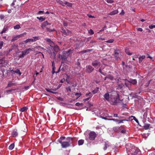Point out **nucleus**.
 <instances>
[{
  "label": "nucleus",
  "instance_id": "1",
  "mask_svg": "<svg viewBox=\"0 0 155 155\" xmlns=\"http://www.w3.org/2000/svg\"><path fill=\"white\" fill-rule=\"evenodd\" d=\"M122 100L120 98L119 94L115 91L110 92V100L109 103L112 105H117L120 103Z\"/></svg>",
  "mask_w": 155,
  "mask_h": 155
},
{
  "label": "nucleus",
  "instance_id": "2",
  "mask_svg": "<svg viewBox=\"0 0 155 155\" xmlns=\"http://www.w3.org/2000/svg\"><path fill=\"white\" fill-rule=\"evenodd\" d=\"M73 138L68 137L67 138V141H63L60 140H58V141L61 144L62 148H65L71 146V144L73 143Z\"/></svg>",
  "mask_w": 155,
  "mask_h": 155
},
{
  "label": "nucleus",
  "instance_id": "3",
  "mask_svg": "<svg viewBox=\"0 0 155 155\" xmlns=\"http://www.w3.org/2000/svg\"><path fill=\"white\" fill-rule=\"evenodd\" d=\"M140 153V150L137 147L132 146L129 150L128 155H139Z\"/></svg>",
  "mask_w": 155,
  "mask_h": 155
},
{
  "label": "nucleus",
  "instance_id": "4",
  "mask_svg": "<svg viewBox=\"0 0 155 155\" xmlns=\"http://www.w3.org/2000/svg\"><path fill=\"white\" fill-rule=\"evenodd\" d=\"M114 53L115 59L117 60H118L120 58L121 56L120 50L117 49H115Z\"/></svg>",
  "mask_w": 155,
  "mask_h": 155
},
{
  "label": "nucleus",
  "instance_id": "5",
  "mask_svg": "<svg viewBox=\"0 0 155 155\" xmlns=\"http://www.w3.org/2000/svg\"><path fill=\"white\" fill-rule=\"evenodd\" d=\"M89 139L90 140H93L96 137L97 134L94 132L92 131L89 133Z\"/></svg>",
  "mask_w": 155,
  "mask_h": 155
},
{
  "label": "nucleus",
  "instance_id": "6",
  "mask_svg": "<svg viewBox=\"0 0 155 155\" xmlns=\"http://www.w3.org/2000/svg\"><path fill=\"white\" fill-rule=\"evenodd\" d=\"M94 69V68L91 65H87L86 66V72L87 73H90L93 71Z\"/></svg>",
  "mask_w": 155,
  "mask_h": 155
},
{
  "label": "nucleus",
  "instance_id": "7",
  "mask_svg": "<svg viewBox=\"0 0 155 155\" xmlns=\"http://www.w3.org/2000/svg\"><path fill=\"white\" fill-rule=\"evenodd\" d=\"M104 99L105 101H107L108 102H109L110 100V92L109 93L107 92L105 93L103 96Z\"/></svg>",
  "mask_w": 155,
  "mask_h": 155
},
{
  "label": "nucleus",
  "instance_id": "8",
  "mask_svg": "<svg viewBox=\"0 0 155 155\" xmlns=\"http://www.w3.org/2000/svg\"><path fill=\"white\" fill-rule=\"evenodd\" d=\"M68 57V55H66V54H65L64 53H63V52H62V55L59 54L58 56L59 58H61L63 61H66Z\"/></svg>",
  "mask_w": 155,
  "mask_h": 155
},
{
  "label": "nucleus",
  "instance_id": "9",
  "mask_svg": "<svg viewBox=\"0 0 155 155\" xmlns=\"http://www.w3.org/2000/svg\"><path fill=\"white\" fill-rule=\"evenodd\" d=\"M101 64L100 62L97 60H95L92 63V65L95 68H96L97 66H100Z\"/></svg>",
  "mask_w": 155,
  "mask_h": 155
},
{
  "label": "nucleus",
  "instance_id": "10",
  "mask_svg": "<svg viewBox=\"0 0 155 155\" xmlns=\"http://www.w3.org/2000/svg\"><path fill=\"white\" fill-rule=\"evenodd\" d=\"M61 32L64 37H65L66 36L68 35L70 33H71V31H70L67 30V31H66L63 29H62Z\"/></svg>",
  "mask_w": 155,
  "mask_h": 155
},
{
  "label": "nucleus",
  "instance_id": "11",
  "mask_svg": "<svg viewBox=\"0 0 155 155\" xmlns=\"http://www.w3.org/2000/svg\"><path fill=\"white\" fill-rule=\"evenodd\" d=\"M53 48V50L54 51L53 52V56L54 57H55L56 54H55V52H58L60 50L59 48L57 45H55Z\"/></svg>",
  "mask_w": 155,
  "mask_h": 155
},
{
  "label": "nucleus",
  "instance_id": "12",
  "mask_svg": "<svg viewBox=\"0 0 155 155\" xmlns=\"http://www.w3.org/2000/svg\"><path fill=\"white\" fill-rule=\"evenodd\" d=\"M51 23H48L47 21L44 22L41 24V27L44 28L46 27L47 25H51Z\"/></svg>",
  "mask_w": 155,
  "mask_h": 155
},
{
  "label": "nucleus",
  "instance_id": "13",
  "mask_svg": "<svg viewBox=\"0 0 155 155\" xmlns=\"http://www.w3.org/2000/svg\"><path fill=\"white\" fill-rule=\"evenodd\" d=\"M18 132L17 129H15L12 133V135L13 137H15L18 135Z\"/></svg>",
  "mask_w": 155,
  "mask_h": 155
},
{
  "label": "nucleus",
  "instance_id": "14",
  "mask_svg": "<svg viewBox=\"0 0 155 155\" xmlns=\"http://www.w3.org/2000/svg\"><path fill=\"white\" fill-rule=\"evenodd\" d=\"M120 127L116 126L114 127L112 129L113 130L116 132L119 133L120 132Z\"/></svg>",
  "mask_w": 155,
  "mask_h": 155
},
{
  "label": "nucleus",
  "instance_id": "15",
  "mask_svg": "<svg viewBox=\"0 0 155 155\" xmlns=\"http://www.w3.org/2000/svg\"><path fill=\"white\" fill-rule=\"evenodd\" d=\"M16 85V84L14 82L11 81L9 82L8 83V85L7 87L6 88H7V87H11L13 86H15Z\"/></svg>",
  "mask_w": 155,
  "mask_h": 155
},
{
  "label": "nucleus",
  "instance_id": "16",
  "mask_svg": "<svg viewBox=\"0 0 155 155\" xmlns=\"http://www.w3.org/2000/svg\"><path fill=\"white\" fill-rule=\"evenodd\" d=\"M128 82L132 84L133 85L136 84L137 83V81L136 79H130L129 81H128Z\"/></svg>",
  "mask_w": 155,
  "mask_h": 155
},
{
  "label": "nucleus",
  "instance_id": "17",
  "mask_svg": "<svg viewBox=\"0 0 155 155\" xmlns=\"http://www.w3.org/2000/svg\"><path fill=\"white\" fill-rule=\"evenodd\" d=\"M24 42L25 43H29V44H30L31 42H33V39L32 38H29L26 39V40L24 41Z\"/></svg>",
  "mask_w": 155,
  "mask_h": 155
},
{
  "label": "nucleus",
  "instance_id": "18",
  "mask_svg": "<svg viewBox=\"0 0 155 155\" xmlns=\"http://www.w3.org/2000/svg\"><path fill=\"white\" fill-rule=\"evenodd\" d=\"M118 13L117 10H116L112 11L111 12H109L108 13L109 15H113L117 14Z\"/></svg>",
  "mask_w": 155,
  "mask_h": 155
},
{
  "label": "nucleus",
  "instance_id": "19",
  "mask_svg": "<svg viewBox=\"0 0 155 155\" xmlns=\"http://www.w3.org/2000/svg\"><path fill=\"white\" fill-rule=\"evenodd\" d=\"M13 73H16L18 74L19 75H20L21 74V73L19 69H17L16 70H12L11 71Z\"/></svg>",
  "mask_w": 155,
  "mask_h": 155
},
{
  "label": "nucleus",
  "instance_id": "20",
  "mask_svg": "<svg viewBox=\"0 0 155 155\" xmlns=\"http://www.w3.org/2000/svg\"><path fill=\"white\" fill-rule=\"evenodd\" d=\"M145 58V56L144 55L140 56L139 58V62L141 63L143 60Z\"/></svg>",
  "mask_w": 155,
  "mask_h": 155
},
{
  "label": "nucleus",
  "instance_id": "21",
  "mask_svg": "<svg viewBox=\"0 0 155 155\" xmlns=\"http://www.w3.org/2000/svg\"><path fill=\"white\" fill-rule=\"evenodd\" d=\"M20 37V35H17L13 37V38L11 40L12 42H13L17 40Z\"/></svg>",
  "mask_w": 155,
  "mask_h": 155
},
{
  "label": "nucleus",
  "instance_id": "22",
  "mask_svg": "<svg viewBox=\"0 0 155 155\" xmlns=\"http://www.w3.org/2000/svg\"><path fill=\"white\" fill-rule=\"evenodd\" d=\"M21 53V54H20L19 55V58H23L25 55H27L24 51H22Z\"/></svg>",
  "mask_w": 155,
  "mask_h": 155
},
{
  "label": "nucleus",
  "instance_id": "23",
  "mask_svg": "<svg viewBox=\"0 0 155 155\" xmlns=\"http://www.w3.org/2000/svg\"><path fill=\"white\" fill-rule=\"evenodd\" d=\"M57 2L59 4L62 5L63 6H65V2H63L62 1L60 0H58Z\"/></svg>",
  "mask_w": 155,
  "mask_h": 155
},
{
  "label": "nucleus",
  "instance_id": "24",
  "mask_svg": "<svg viewBox=\"0 0 155 155\" xmlns=\"http://www.w3.org/2000/svg\"><path fill=\"white\" fill-rule=\"evenodd\" d=\"M107 78L108 79L111 80H113L114 78L113 76L111 74H108L107 75Z\"/></svg>",
  "mask_w": 155,
  "mask_h": 155
},
{
  "label": "nucleus",
  "instance_id": "25",
  "mask_svg": "<svg viewBox=\"0 0 155 155\" xmlns=\"http://www.w3.org/2000/svg\"><path fill=\"white\" fill-rule=\"evenodd\" d=\"M62 67L61 68V71H64L67 69V65L66 64H64L62 65Z\"/></svg>",
  "mask_w": 155,
  "mask_h": 155
},
{
  "label": "nucleus",
  "instance_id": "26",
  "mask_svg": "<svg viewBox=\"0 0 155 155\" xmlns=\"http://www.w3.org/2000/svg\"><path fill=\"white\" fill-rule=\"evenodd\" d=\"M15 90V89H11L7 90L6 91H5L4 92L5 93H6L7 94H8L12 93L13 91Z\"/></svg>",
  "mask_w": 155,
  "mask_h": 155
},
{
  "label": "nucleus",
  "instance_id": "27",
  "mask_svg": "<svg viewBox=\"0 0 155 155\" xmlns=\"http://www.w3.org/2000/svg\"><path fill=\"white\" fill-rule=\"evenodd\" d=\"M84 142V140H83L81 139L79 140L78 141V144L79 146L83 145Z\"/></svg>",
  "mask_w": 155,
  "mask_h": 155
},
{
  "label": "nucleus",
  "instance_id": "28",
  "mask_svg": "<svg viewBox=\"0 0 155 155\" xmlns=\"http://www.w3.org/2000/svg\"><path fill=\"white\" fill-rule=\"evenodd\" d=\"M26 49V51L27 52V54L29 53L30 51H33V50H34L33 48H27V49Z\"/></svg>",
  "mask_w": 155,
  "mask_h": 155
},
{
  "label": "nucleus",
  "instance_id": "29",
  "mask_svg": "<svg viewBox=\"0 0 155 155\" xmlns=\"http://www.w3.org/2000/svg\"><path fill=\"white\" fill-rule=\"evenodd\" d=\"M14 147L15 144L14 143H12L9 146L8 149L9 150H12L14 148Z\"/></svg>",
  "mask_w": 155,
  "mask_h": 155
},
{
  "label": "nucleus",
  "instance_id": "30",
  "mask_svg": "<svg viewBox=\"0 0 155 155\" xmlns=\"http://www.w3.org/2000/svg\"><path fill=\"white\" fill-rule=\"evenodd\" d=\"M150 124H145L143 126V128L146 130H147L149 128V127L150 126Z\"/></svg>",
  "mask_w": 155,
  "mask_h": 155
},
{
  "label": "nucleus",
  "instance_id": "31",
  "mask_svg": "<svg viewBox=\"0 0 155 155\" xmlns=\"http://www.w3.org/2000/svg\"><path fill=\"white\" fill-rule=\"evenodd\" d=\"M65 5H67V7H71L72 6V4L71 3L65 2Z\"/></svg>",
  "mask_w": 155,
  "mask_h": 155
},
{
  "label": "nucleus",
  "instance_id": "32",
  "mask_svg": "<svg viewBox=\"0 0 155 155\" xmlns=\"http://www.w3.org/2000/svg\"><path fill=\"white\" fill-rule=\"evenodd\" d=\"M46 28V30L48 31H49V32H52V31H55L54 28L50 29L48 27H47Z\"/></svg>",
  "mask_w": 155,
  "mask_h": 155
},
{
  "label": "nucleus",
  "instance_id": "33",
  "mask_svg": "<svg viewBox=\"0 0 155 155\" xmlns=\"http://www.w3.org/2000/svg\"><path fill=\"white\" fill-rule=\"evenodd\" d=\"M32 39H33V41L34 42L39 40L40 39V38L38 36H36L33 37Z\"/></svg>",
  "mask_w": 155,
  "mask_h": 155
},
{
  "label": "nucleus",
  "instance_id": "34",
  "mask_svg": "<svg viewBox=\"0 0 155 155\" xmlns=\"http://www.w3.org/2000/svg\"><path fill=\"white\" fill-rule=\"evenodd\" d=\"M70 151L69 150H65L64 151L62 155H70Z\"/></svg>",
  "mask_w": 155,
  "mask_h": 155
},
{
  "label": "nucleus",
  "instance_id": "35",
  "mask_svg": "<svg viewBox=\"0 0 155 155\" xmlns=\"http://www.w3.org/2000/svg\"><path fill=\"white\" fill-rule=\"evenodd\" d=\"M71 51V50L70 49L67 51H64L63 52V53H64L65 54H66V55H67L68 56V57Z\"/></svg>",
  "mask_w": 155,
  "mask_h": 155
},
{
  "label": "nucleus",
  "instance_id": "36",
  "mask_svg": "<svg viewBox=\"0 0 155 155\" xmlns=\"http://www.w3.org/2000/svg\"><path fill=\"white\" fill-rule=\"evenodd\" d=\"M5 61L3 58H0V64H4L5 63Z\"/></svg>",
  "mask_w": 155,
  "mask_h": 155
},
{
  "label": "nucleus",
  "instance_id": "37",
  "mask_svg": "<svg viewBox=\"0 0 155 155\" xmlns=\"http://www.w3.org/2000/svg\"><path fill=\"white\" fill-rule=\"evenodd\" d=\"M27 109L28 108L27 107H24L20 109V111L21 112H23L27 110Z\"/></svg>",
  "mask_w": 155,
  "mask_h": 155
},
{
  "label": "nucleus",
  "instance_id": "38",
  "mask_svg": "<svg viewBox=\"0 0 155 155\" xmlns=\"http://www.w3.org/2000/svg\"><path fill=\"white\" fill-rule=\"evenodd\" d=\"M125 52L128 55H131L132 54V53L130 52L128 49H126L125 50Z\"/></svg>",
  "mask_w": 155,
  "mask_h": 155
},
{
  "label": "nucleus",
  "instance_id": "39",
  "mask_svg": "<svg viewBox=\"0 0 155 155\" xmlns=\"http://www.w3.org/2000/svg\"><path fill=\"white\" fill-rule=\"evenodd\" d=\"M37 18L38 19L39 21H44V20H45V18H44L42 17H37Z\"/></svg>",
  "mask_w": 155,
  "mask_h": 155
},
{
  "label": "nucleus",
  "instance_id": "40",
  "mask_svg": "<svg viewBox=\"0 0 155 155\" xmlns=\"http://www.w3.org/2000/svg\"><path fill=\"white\" fill-rule=\"evenodd\" d=\"M125 84L126 87H127L128 88L130 87L131 84L129 82L127 83L126 82H125Z\"/></svg>",
  "mask_w": 155,
  "mask_h": 155
},
{
  "label": "nucleus",
  "instance_id": "41",
  "mask_svg": "<svg viewBox=\"0 0 155 155\" xmlns=\"http://www.w3.org/2000/svg\"><path fill=\"white\" fill-rule=\"evenodd\" d=\"M20 28V26L19 25H17L14 27V28L15 29H18Z\"/></svg>",
  "mask_w": 155,
  "mask_h": 155
},
{
  "label": "nucleus",
  "instance_id": "42",
  "mask_svg": "<svg viewBox=\"0 0 155 155\" xmlns=\"http://www.w3.org/2000/svg\"><path fill=\"white\" fill-rule=\"evenodd\" d=\"M110 145L108 143H105L104 144V150H106L107 147H108Z\"/></svg>",
  "mask_w": 155,
  "mask_h": 155
},
{
  "label": "nucleus",
  "instance_id": "43",
  "mask_svg": "<svg viewBox=\"0 0 155 155\" xmlns=\"http://www.w3.org/2000/svg\"><path fill=\"white\" fill-rule=\"evenodd\" d=\"M52 63V70H55V64L54 63V61H51Z\"/></svg>",
  "mask_w": 155,
  "mask_h": 155
},
{
  "label": "nucleus",
  "instance_id": "44",
  "mask_svg": "<svg viewBox=\"0 0 155 155\" xmlns=\"http://www.w3.org/2000/svg\"><path fill=\"white\" fill-rule=\"evenodd\" d=\"M63 63V62H61V66H60L59 68V69L58 70V71H56L55 72V73L57 74L58 73V72H59L61 70V68L62 67V64Z\"/></svg>",
  "mask_w": 155,
  "mask_h": 155
},
{
  "label": "nucleus",
  "instance_id": "45",
  "mask_svg": "<svg viewBox=\"0 0 155 155\" xmlns=\"http://www.w3.org/2000/svg\"><path fill=\"white\" fill-rule=\"evenodd\" d=\"M98 71L99 72H100L101 74L104 76H106L107 75V73H104L101 70V69H99L98 70Z\"/></svg>",
  "mask_w": 155,
  "mask_h": 155
},
{
  "label": "nucleus",
  "instance_id": "46",
  "mask_svg": "<svg viewBox=\"0 0 155 155\" xmlns=\"http://www.w3.org/2000/svg\"><path fill=\"white\" fill-rule=\"evenodd\" d=\"M7 30V28H4L3 29L2 31L1 32V34H2L3 33H5L6 31Z\"/></svg>",
  "mask_w": 155,
  "mask_h": 155
},
{
  "label": "nucleus",
  "instance_id": "47",
  "mask_svg": "<svg viewBox=\"0 0 155 155\" xmlns=\"http://www.w3.org/2000/svg\"><path fill=\"white\" fill-rule=\"evenodd\" d=\"M75 95L78 96L76 98V99H77L80 97L81 95V93H77L75 94Z\"/></svg>",
  "mask_w": 155,
  "mask_h": 155
},
{
  "label": "nucleus",
  "instance_id": "48",
  "mask_svg": "<svg viewBox=\"0 0 155 155\" xmlns=\"http://www.w3.org/2000/svg\"><path fill=\"white\" fill-rule=\"evenodd\" d=\"M97 89H95L94 90L92 91V93L93 94H95L98 91V88H97Z\"/></svg>",
  "mask_w": 155,
  "mask_h": 155
},
{
  "label": "nucleus",
  "instance_id": "49",
  "mask_svg": "<svg viewBox=\"0 0 155 155\" xmlns=\"http://www.w3.org/2000/svg\"><path fill=\"white\" fill-rule=\"evenodd\" d=\"M131 117H133V119L136 122H137L138 124H139V121L138 120L137 118H136L135 117L132 116Z\"/></svg>",
  "mask_w": 155,
  "mask_h": 155
},
{
  "label": "nucleus",
  "instance_id": "50",
  "mask_svg": "<svg viewBox=\"0 0 155 155\" xmlns=\"http://www.w3.org/2000/svg\"><path fill=\"white\" fill-rule=\"evenodd\" d=\"M88 33L91 35H93L94 34V32L93 30L91 29L88 31Z\"/></svg>",
  "mask_w": 155,
  "mask_h": 155
},
{
  "label": "nucleus",
  "instance_id": "51",
  "mask_svg": "<svg viewBox=\"0 0 155 155\" xmlns=\"http://www.w3.org/2000/svg\"><path fill=\"white\" fill-rule=\"evenodd\" d=\"M106 1L108 3H112L114 2V1L112 0H106Z\"/></svg>",
  "mask_w": 155,
  "mask_h": 155
},
{
  "label": "nucleus",
  "instance_id": "52",
  "mask_svg": "<svg viewBox=\"0 0 155 155\" xmlns=\"http://www.w3.org/2000/svg\"><path fill=\"white\" fill-rule=\"evenodd\" d=\"M45 40L47 42H49L50 43L52 42V41H51L50 39L46 38Z\"/></svg>",
  "mask_w": 155,
  "mask_h": 155
},
{
  "label": "nucleus",
  "instance_id": "53",
  "mask_svg": "<svg viewBox=\"0 0 155 155\" xmlns=\"http://www.w3.org/2000/svg\"><path fill=\"white\" fill-rule=\"evenodd\" d=\"M114 40L113 39H110L106 42L107 43H111L113 42Z\"/></svg>",
  "mask_w": 155,
  "mask_h": 155
},
{
  "label": "nucleus",
  "instance_id": "54",
  "mask_svg": "<svg viewBox=\"0 0 155 155\" xmlns=\"http://www.w3.org/2000/svg\"><path fill=\"white\" fill-rule=\"evenodd\" d=\"M3 45V42L2 41H0V49H2V47Z\"/></svg>",
  "mask_w": 155,
  "mask_h": 155
},
{
  "label": "nucleus",
  "instance_id": "55",
  "mask_svg": "<svg viewBox=\"0 0 155 155\" xmlns=\"http://www.w3.org/2000/svg\"><path fill=\"white\" fill-rule=\"evenodd\" d=\"M113 117H118L119 119L121 118L122 117L121 116H120V117L118 116V114H114Z\"/></svg>",
  "mask_w": 155,
  "mask_h": 155
},
{
  "label": "nucleus",
  "instance_id": "56",
  "mask_svg": "<svg viewBox=\"0 0 155 155\" xmlns=\"http://www.w3.org/2000/svg\"><path fill=\"white\" fill-rule=\"evenodd\" d=\"M124 120H117V122L118 124H119L121 123H123V121H124Z\"/></svg>",
  "mask_w": 155,
  "mask_h": 155
},
{
  "label": "nucleus",
  "instance_id": "57",
  "mask_svg": "<svg viewBox=\"0 0 155 155\" xmlns=\"http://www.w3.org/2000/svg\"><path fill=\"white\" fill-rule=\"evenodd\" d=\"M120 132L122 133H125L126 132V130L124 129L121 128L120 129Z\"/></svg>",
  "mask_w": 155,
  "mask_h": 155
},
{
  "label": "nucleus",
  "instance_id": "58",
  "mask_svg": "<svg viewBox=\"0 0 155 155\" xmlns=\"http://www.w3.org/2000/svg\"><path fill=\"white\" fill-rule=\"evenodd\" d=\"M118 119H115V118H111V119H109V120H113V121L117 122Z\"/></svg>",
  "mask_w": 155,
  "mask_h": 155
},
{
  "label": "nucleus",
  "instance_id": "59",
  "mask_svg": "<svg viewBox=\"0 0 155 155\" xmlns=\"http://www.w3.org/2000/svg\"><path fill=\"white\" fill-rule=\"evenodd\" d=\"M149 28L151 29L155 28V25H151L149 26Z\"/></svg>",
  "mask_w": 155,
  "mask_h": 155
},
{
  "label": "nucleus",
  "instance_id": "60",
  "mask_svg": "<svg viewBox=\"0 0 155 155\" xmlns=\"http://www.w3.org/2000/svg\"><path fill=\"white\" fill-rule=\"evenodd\" d=\"M86 95L87 96H90V97L92 96V95L91 92H89L88 93H87L86 94Z\"/></svg>",
  "mask_w": 155,
  "mask_h": 155
},
{
  "label": "nucleus",
  "instance_id": "61",
  "mask_svg": "<svg viewBox=\"0 0 155 155\" xmlns=\"http://www.w3.org/2000/svg\"><path fill=\"white\" fill-rule=\"evenodd\" d=\"M66 90L67 91H69V92H71V88L70 87H68L67 88Z\"/></svg>",
  "mask_w": 155,
  "mask_h": 155
},
{
  "label": "nucleus",
  "instance_id": "62",
  "mask_svg": "<svg viewBox=\"0 0 155 155\" xmlns=\"http://www.w3.org/2000/svg\"><path fill=\"white\" fill-rule=\"evenodd\" d=\"M63 25L65 27H67L68 26V23L67 22H66L65 21H64L63 23Z\"/></svg>",
  "mask_w": 155,
  "mask_h": 155
},
{
  "label": "nucleus",
  "instance_id": "63",
  "mask_svg": "<svg viewBox=\"0 0 155 155\" xmlns=\"http://www.w3.org/2000/svg\"><path fill=\"white\" fill-rule=\"evenodd\" d=\"M5 17L4 15H0V18L1 19H5Z\"/></svg>",
  "mask_w": 155,
  "mask_h": 155
},
{
  "label": "nucleus",
  "instance_id": "64",
  "mask_svg": "<svg viewBox=\"0 0 155 155\" xmlns=\"http://www.w3.org/2000/svg\"><path fill=\"white\" fill-rule=\"evenodd\" d=\"M137 31H143V29L140 28H137Z\"/></svg>",
  "mask_w": 155,
  "mask_h": 155
}]
</instances>
